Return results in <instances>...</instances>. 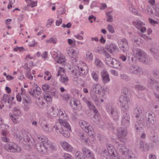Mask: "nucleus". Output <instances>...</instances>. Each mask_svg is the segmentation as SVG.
Returning <instances> with one entry per match:
<instances>
[{"mask_svg":"<svg viewBox=\"0 0 159 159\" xmlns=\"http://www.w3.org/2000/svg\"><path fill=\"white\" fill-rule=\"evenodd\" d=\"M147 120L146 123L143 121L141 120V122H136L135 123V128L137 130H140L143 127L149 128L156 122L155 116L152 112L147 111L145 114Z\"/></svg>","mask_w":159,"mask_h":159,"instance_id":"nucleus-1","label":"nucleus"},{"mask_svg":"<svg viewBox=\"0 0 159 159\" xmlns=\"http://www.w3.org/2000/svg\"><path fill=\"white\" fill-rule=\"evenodd\" d=\"M100 155L102 157L107 159H120V157L113 147L108 146L107 149H103Z\"/></svg>","mask_w":159,"mask_h":159,"instance_id":"nucleus-2","label":"nucleus"},{"mask_svg":"<svg viewBox=\"0 0 159 159\" xmlns=\"http://www.w3.org/2000/svg\"><path fill=\"white\" fill-rule=\"evenodd\" d=\"M132 51L134 57L136 58V60L143 63H148V57L143 50L138 48L134 47Z\"/></svg>","mask_w":159,"mask_h":159,"instance_id":"nucleus-3","label":"nucleus"},{"mask_svg":"<svg viewBox=\"0 0 159 159\" xmlns=\"http://www.w3.org/2000/svg\"><path fill=\"white\" fill-rule=\"evenodd\" d=\"M103 54L106 57L105 62L106 64L111 67L120 69L121 63L116 59L111 57V56L105 50H103Z\"/></svg>","mask_w":159,"mask_h":159,"instance_id":"nucleus-4","label":"nucleus"},{"mask_svg":"<svg viewBox=\"0 0 159 159\" xmlns=\"http://www.w3.org/2000/svg\"><path fill=\"white\" fill-rule=\"evenodd\" d=\"M35 147L37 150L42 154H45L47 150H55L56 149V147L53 146L52 143L48 140L44 143L41 145L39 143H36Z\"/></svg>","mask_w":159,"mask_h":159,"instance_id":"nucleus-5","label":"nucleus"},{"mask_svg":"<svg viewBox=\"0 0 159 159\" xmlns=\"http://www.w3.org/2000/svg\"><path fill=\"white\" fill-rule=\"evenodd\" d=\"M22 135V140L25 143V144L29 146L32 145L35 146V143L34 139L32 137L31 135L25 130H23L21 132Z\"/></svg>","mask_w":159,"mask_h":159,"instance_id":"nucleus-6","label":"nucleus"},{"mask_svg":"<svg viewBox=\"0 0 159 159\" xmlns=\"http://www.w3.org/2000/svg\"><path fill=\"white\" fill-rule=\"evenodd\" d=\"M4 148L7 151L11 152H19L21 148L20 146L13 142L7 143L5 145Z\"/></svg>","mask_w":159,"mask_h":159,"instance_id":"nucleus-7","label":"nucleus"},{"mask_svg":"<svg viewBox=\"0 0 159 159\" xmlns=\"http://www.w3.org/2000/svg\"><path fill=\"white\" fill-rule=\"evenodd\" d=\"M85 123V122L84 123L83 122L80 121L79 124L80 125L81 124L83 125L84 127L85 131L86 132L88 133V134L89 136L92 138L94 137L95 136V134L92 126L88 124L85 125V124H84Z\"/></svg>","mask_w":159,"mask_h":159,"instance_id":"nucleus-8","label":"nucleus"},{"mask_svg":"<svg viewBox=\"0 0 159 159\" xmlns=\"http://www.w3.org/2000/svg\"><path fill=\"white\" fill-rule=\"evenodd\" d=\"M119 47L122 51L125 53L129 48L127 40L125 38L122 39L119 44Z\"/></svg>","mask_w":159,"mask_h":159,"instance_id":"nucleus-9","label":"nucleus"},{"mask_svg":"<svg viewBox=\"0 0 159 159\" xmlns=\"http://www.w3.org/2000/svg\"><path fill=\"white\" fill-rule=\"evenodd\" d=\"M84 155L88 158L87 159H95L94 155L92 152L88 148L84 147L82 149Z\"/></svg>","mask_w":159,"mask_h":159,"instance_id":"nucleus-10","label":"nucleus"},{"mask_svg":"<svg viewBox=\"0 0 159 159\" xmlns=\"http://www.w3.org/2000/svg\"><path fill=\"white\" fill-rule=\"evenodd\" d=\"M129 116L127 113H125L123 116L121 120V124L126 128L128 127L129 125Z\"/></svg>","mask_w":159,"mask_h":159,"instance_id":"nucleus-11","label":"nucleus"},{"mask_svg":"<svg viewBox=\"0 0 159 159\" xmlns=\"http://www.w3.org/2000/svg\"><path fill=\"white\" fill-rule=\"evenodd\" d=\"M129 71L131 73L135 75H140L143 73L141 68L137 66L130 67Z\"/></svg>","mask_w":159,"mask_h":159,"instance_id":"nucleus-12","label":"nucleus"},{"mask_svg":"<svg viewBox=\"0 0 159 159\" xmlns=\"http://www.w3.org/2000/svg\"><path fill=\"white\" fill-rule=\"evenodd\" d=\"M107 112L115 120L118 118V114L116 110L111 107H109L107 108Z\"/></svg>","mask_w":159,"mask_h":159,"instance_id":"nucleus-13","label":"nucleus"},{"mask_svg":"<svg viewBox=\"0 0 159 159\" xmlns=\"http://www.w3.org/2000/svg\"><path fill=\"white\" fill-rule=\"evenodd\" d=\"M136 145L139 146V148L142 151L148 150V146L147 143L143 140H138L136 142Z\"/></svg>","mask_w":159,"mask_h":159,"instance_id":"nucleus-14","label":"nucleus"},{"mask_svg":"<svg viewBox=\"0 0 159 159\" xmlns=\"http://www.w3.org/2000/svg\"><path fill=\"white\" fill-rule=\"evenodd\" d=\"M117 148L119 149L120 153L124 156L127 154L129 152L128 149L126 148L125 146L122 144H119L117 146Z\"/></svg>","mask_w":159,"mask_h":159,"instance_id":"nucleus-15","label":"nucleus"},{"mask_svg":"<svg viewBox=\"0 0 159 159\" xmlns=\"http://www.w3.org/2000/svg\"><path fill=\"white\" fill-rule=\"evenodd\" d=\"M127 134V132L123 128H120L117 130V136L119 137L120 140L122 141L121 138H125Z\"/></svg>","mask_w":159,"mask_h":159,"instance_id":"nucleus-16","label":"nucleus"},{"mask_svg":"<svg viewBox=\"0 0 159 159\" xmlns=\"http://www.w3.org/2000/svg\"><path fill=\"white\" fill-rule=\"evenodd\" d=\"M148 13L149 14H154V11H155L159 15V5H156L155 6L153 7L152 6L148 7L147 8Z\"/></svg>","mask_w":159,"mask_h":159,"instance_id":"nucleus-17","label":"nucleus"},{"mask_svg":"<svg viewBox=\"0 0 159 159\" xmlns=\"http://www.w3.org/2000/svg\"><path fill=\"white\" fill-rule=\"evenodd\" d=\"M7 128L5 129L2 130V136H1V140L5 142H7L10 140L9 139L7 136Z\"/></svg>","mask_w":159,"mask_h":159,"instance_id":"nucleus-18","label":"nucleus"},{"mask_svg":"<svg viewBox=\"0 0 159 159\" xmlns=\"http://www.w3.org/2000/svg\"><path fill=\"white\" fill-rule=\"evenodd\" d=\"M134 112L137 120L141 122L142 120L141 114L142 113V110L139 108L137 107L134 109Z\"/></svg>","mask_w":159,"mask_h":159,"instance_id":"nucleus-19","label":"nucleus"},{"mask_svg":"<svg viewBox=\"0 0 159 159\" xmlns=\"http://www.w3.org/2000/svg\"><path fill=\"white\" fill-rule=\"evenodd\" d=\"M121 106L129 105V98L126 96L121 95L119 98Z\"/></svg>","mask_w":159,"mask_h":159,"instance_id":"nucleus-20","label":"nucleus"},{"mask_svg":"<svg viewBox=\"0 0 159 159\" xmlns=\"http://www.w3.org/2000/svg\"><path fill=\"white\" fill-rule=\"evenodd\" d=\"M150 51L155 59L157 60H159V50L153 47L150 48Z\"/></svg>","mask_w":159,"mask_h":159,"instance_id":"nucleus-21","label":"nucleus"},{"mask_svg":"<svg viewBox=\"0 0 159 159\" xmlns=\"http://www.w3.org/2000/svg\"><path fill=\"white\" fill-rule=\"evenodd\" d=\"M102 80L103 82L106 83L110 81L109 75L107 72L105 71L101 73Z\"/></svg>","mask_w":159,"mask_h":159,"instance_id":"nucleus-22","label":"nucleus"},{"mask_svg":"<svg viewBox=\"0 0 159 159\" xmlns=\"http://www.w3.org/2000/svg\"><path fill=\"white\" fill-rule=\"evenodd\" d=\"M60 123L61 124L60 129H68L70 131L71 130L70 126L67 122L61 120L60 121Z\"/></svg>","mask_w":159,"mask_h":159,"instance_id":"nucleus-23","label":"nucleus"},{"mask_svg":"<svg viewBox=\"0 0 159 159\" xmlns=\"http://www.w3.org/2000/svg\"><path fill=\"white\" fill-rule=\"evenodd\" d=\"M36 137L39 142H41V143H39L41 145L43 143H44L48 140V139L46 138L45 136L43 135L37 134L36 135Z\"/></svg>","mask_w":159,"mask_h":159,"instance_id":"nucleus-24","label":"nucleus"},{"mask_svg":"<svg viewBox=\"0 0 159 159\" xmlns=\"http://www.w3.org/2000/svg\"><path fill=\"white\" fill-rule=\"evenodd\" d=\"M62 146L63 148L66 151L71 152L73 151V147L66 142L63 143Z\"/></svg>","mask_w":159,"mask_h":159,"instance_id":"nucleus-25","label":"nucleus"},{"mask_svg":"<svg viewBox=\"0 0 159 159\" xmlns=\"http://www.w3.org/2000/svg\"><path fill=\"white\" fill-rule=\"evenodd\" d=\"M114 43H111L109 45H106L105 48H103L102 49L105 50L106 51V50L107 51L109 52H110L111 54H113V51L112 50V49L113 48V47L114 46Z\"/></svg>","mask_w":159,"mask_h":159,"instance_id":"nucleus-26","label":"nucleus"},{"mask_svg":"<svg viewBox=\"0 0 159 159\" xmlns=\"http://www.w3.org/2000/svg\"><path fill=\"white\" fill-rule=\"evenodd\" d=\"M67 129H60V130H59V132L65 137L68 138L70 136V133Z\"/></svg>","mask_w":159,"mask_h":159,"instance_id":"nucleus-27","label":"nucleus"},{"mask_svg":"<svg viewBox=\"0 0 159 159\" xmlns=\"http://www.w3.org/2000/svg\"><path fill=\"white\" fill-rule=\"evenodd\" d=\"M40 124L42 128L44 131L46 132H49L50 131L49 128L48 127V125L46 123L41 122Z\"/></svg>","mask_w":159,"mask_h":159,"instance_id":"nucleus-28","label":"nucleus"},{"mask_svg":"<svg viewBox=\"0 0 159 159\" xmlns=\"http://www.w3.org/2000/svg\"><path fill=\"white\" fill-rule=\"evenodd\" d=\"M75 157L76 159H86L82 153L80 151H77L76 152Z\"/></svg>","mask_w":159,"mask_h":159,"instance_id":"nucleus-29","label":"nucleus"},{"mask_svg":"<svg viewBox=\"0 0 159 159\" xmlns=\"http://www.w3.org/2000/svg\"><path fill=\"white\" fill-rule=\"evenodd\" d=\"M75 157L76 159H86L82 153L80 151H77L76 152Z\"/></svg>","mask_w":159,"mask_h":159,"instance_id":"nucleus-30","label":"nucleus"},{"mask_svg":"<svg viewBox=\"0 0 159 159\" xmlns=\"http://www.w3.org/2000/svg\"><path fill=\"white\" fill-rule=\"evenodd\" d=\"M84 101L86 103L90 109L94 108V106L92 104V102L89 101H88L87 99L85 97L83 98Z\"/></svg>","mask_w":159,"mask_h":159,"instance_id":"nucleus-31","label":"nucleus"},{"mask_svg":"<svg viewBox=\"0 0 159 159\" xmlns=\"http://www.w3.org/2000/svg\"><path fill=\"white\" fill-rule=\"evenodd\" d=\"M58 58V54H57L55 57V59L57 63L61 64L65 62V60L63 57L60 56Z\"/></svg>","mask_w":159,"mask_h":159,"instance_id":"nucleus-32","label":"nucleus"},{"mask_svg":"<svg viewBox=\"0 0 159 159\" xmlns=\"http://www.w3.org/2000/svg\"><path fill=\"white\" fill-rule=\"evenodd\" d=\"M125 156V159H137V158L135 157V155L133 153L129 152Z\"/></svg>","mask_w":159,"mask_h":159,"instance_id":"nucleus-33","label":"nucleus"},{"mask_svg":"<svg viewBox=\"0 0 159 159\" xmlns=\"http://www.w3.org/2000/svg\"><path fill=\"white\" fill-rule=\"evenodd\" d=\"M69 52L68 53L69 55L70 56V54L72 53V56L71 57L74 58L75 61V62H76V59L75 58L76 57L77 55V53L76 52V51L74 49H71L69 50Z\"/></svg>","mask_w":159,"mask_h":159,"instance_id":"nucleus-34","label":"nucleus"},{"mask_svg":"<svg viewBox=\"0 0 159 159\" xmlns=\"http://www.w3.org/2000/svg\"><path fill=\"white\" fill-rule=\"evenodd\" d=\"M14 116H19L21 113L20 110L16 107H14L12 109Z\"/></svg>","mask_w":159,"mask_h":159,"instance_id":"nucleus-35","label":"nucleus"},{"mask_svg":"<svg viewBox=\"0 0 159 159\" xmlns=\"http://www.w3.org/2000/svg\"><path fill=\"white\" fill-rule=\"evenodd\" d=\"M100 88V85L99 84L93 85V91H92L94 92L95 93L99 94Z\"/></svg>","mask_w":159,"mask_h":159,"instance_id":"nucleus-36","label":"nucleus"},{"mask_svg":"<svg viewBox=\"0 0 159 159\" xmlns=\"http://www.w3.org/2000/svg\"><path fill=\"white\" fill-rule=\"evenodd\" d=\"M14 137L16 140L18 142H20L22 140V135L17 133H14Z\"/></svg>","mask_w":159,"mask_h":159,"instance_id":"nucleus-37","label":"nucleus"},{"mask_svg":"<svg viewBox=\"0 0 159 159\" xmlns=\"http://www.w3.org/2000/svg\"><path fill=\"white\" fill-rule=\"evenodd\" d=\"M28 6H31V7H33L37 6V1H33L32 0H27V1Z\"/></svg>","mask_w":159,"mask_h":159,"instance_id":"nucleus-38","label":"nucleus"},{"mask_svg":"<svg viewBox=\"0 0 159 159\" xmlns=\"http://www.w3.org/2000/svg\"><path fill=\"white\" fill-rule=\"evenodd\" d=\"M93 91H91L90 92V95L92 99L95 102H98V98L97 97Z\"/></svg>","mask_w":159,"mask_h":159,"instance_id":"nucleus-39","label":"nucleus"},{"mask_svg":"<svg viewBox=\"0 0 159 159\" xmlns=\"http://www.w3.org/2000/svg\"><path fill=\"white\" fill-rule=\"evenodd\" d=\"M50 114L53 117H55L58 115V112L55 110L53 107H52L50 110Z\"/></svg>","mask_w":159,"mask_h":159,"instance_id":"nucleus-40","label":"nucleus"},{"mask_svg":"<svg viewBox=\"0 0 159 159\" xmlns=\"http://www.w3.org/2000/svg\"><path fill=\"white\" fill-rule=\"evenodd\" d=\"M80 103L79 101H78L77 99L72 98L70 101V104L71 106H72V105H75L76 106H78V104Z\"/></svg>","mask_w":159,"mask_h":159,"instance_id":"nucleus-41","label":"nucleus"},{"mask_svg":"<svg viewBox=\"0 0 159 159\" xmlns=\"http://www.w3.org/2000/svg\"><path fill=\"white\" fill-rule=\"evenodd\" d=\"M44 99L47 102H50L52 101V99L49 93H47L46 95H44Z\"/></svg>","mask_w":159,"mask_h":159,"instance_id":"nucleus-42","label":"nucleus"},{"mask_svg":"<svg viewBox=\"0 0 159 159\" xmlns=\"http://www.w3.org/2000/svg\"><path fill=\"white\" fill-rule=\"evenodd\" d=\"M28 69L29 70L27 71L26 72V76L30 80H32L33 78V76L31 75V69L30 68H28Z\"/></svg>","mask_w":159,"mask_h":159,"instance_id":"nucleus-43","label":"nucleus"},{"mask_svg":"<svg viewBox=\"0 0 159 159\" xmlns=\"http://www.w3.org/2000/svg\"><path fill=\"white\" fill-rule=\"evenodd\" d=\"M151 141L154 143L155 144H158L159 141L158 140L157 137L155 135H153L151 137Z\"/></svg>","mask_w":159,"mask_h":159,"instance_id":"nucleus-44","label":"nucleus"},{"mask_svg":"<svg viewBox=\"0 0 159 159\" xmlns=\"http://www.w3.org/2000/svg\"><path fill=\"white\" fill-rule=\"evenodd\" d=\"M50 87V86L47 84H44L43 85L42 87L43 90L46 92V94L49 91H47V90H49Z\"/></svg>","mask_w":159,"mask_h":159,"instance_id":"nucleus-45","label":"nucleus"},{"mask_svg":"<svg viewBox=\"0 0 159 159\" xmlns=\"http://www.w3.org/2000/svg\"><path fill=\"white\" fill-rule=\"evenodd\" d=\"M57 40L56 38H51L47 40L46 41L47 43H51L53 44L56 43L57 42Z\"/></svg>","mask_w":159,"mask_h":159,"instance_id":"nucleus-46","label":"nucleus"},{"mask_svg":"<svg viewBox=\"0 0 159 159\" xmlns=\"http://www.w3.org/2000/svg\"><path fill=\"white\" fill-rule=\"evenodd\" d=\"M0 128L2 129V130L8 128V125L4 124H3L2 120L1 118H0Z\"/></svg>","mask_w":159,"mask_h":159,"instance_id":"nucleus-47","label":"nucleus"},{"mask_svg":"<svg viewBox=\"0 0 159 159\" xmlns=\"http://www.w3.org/2000/svg\"><path fill=\"white\" fill-rule=\"evenodd\" d=\"M122 92L125 95L130 94V92L129 90L126 88H123L122 90Z\"/></svg>","mask_w":159,"mask_h":159,"instance_id":"nucleus-48","label":"nucleus"},{"mask_svg":"<svg viewBox=\"0 0 159 159\" xmlns=\"http://www.w3.org/2000/svg\"><path fill=\"white\" fill-rule=\"evenodd\" d=\"M11 96L10 95L7 94H5L3 95L2 98V100L4 101L5 103H6L7 100L11 98Z\"/></svg>","mask_w":159,"mask_h":159,"instance_id":"nucleus-49","label":"nucleus"},{"mask_svg":"<svg viewBox=\"0 0 159 159\" xmlns=\"http://www.w3.org/2000/svg\"><path fill=\"white\" fill-rule=\"evenodd\" d=\"M144 25L143 23L140 20H139L137 21V23L135 25V26L138 29H139V28H140V26Z\"/></svg>","mask_w":159,"mask_h":159,"instance_id":"nucleus-50","label":"nucleus"},{"mask_svg":"<svg viewBox=\"0 0 159 159\" xmlns=\"http://www.w3.org/2000/svg\"><path fill=\"white\" fill-rule=\"evenodd\" d=\"M95 64L99 66V67H102V63L101 61L99 59L96 58L95 59Z\"/></svg>","mask_w":159,"mask_h":159,"instance_id":"nucleus-51","label":"nucleus"},{"mask_svg":"<svg viewBox=\"0 0 159 159\" xmlns=\"http://www.w3.org/2000/svg\"><path fill=\"white\" fill-rule=\"evenodd\" d=\"M92 76L94 80L96 81L98 80V76L96 73L95 71H93L92 73Z\"/></svg>","mask_w":159,"mask_h":159,"instance_id":"nucleus-52","label":"nucleus"},{"mask_svg":"<svg viewBox=\"0 0 159 159\" xmlns=\"http://www.w3.org/2000/svg\"><path fill=\"white\" fill-rule=\"evenodd\" d=\"M153 74L154 77L156 79L159 78V71L155 70H153Z\"/></svg>","mask_w":159,"mask_h":159,"instance_id":"nucleus-53","label":"nucleus"},{"mask_svg":"<svg viewBox=\"0 0 159 159\" xmlns=\"http://www.w3.org/2000/svg\"><path fill=\"white\" fill-rule=\"evenodd\" d=\"M63 157L64 159H74L72 156L68 153H65Z\"/></svg>","mask_w":159,"mask_h":159,"instance_id":"nucleus-54","label":"nucleus"},{"mask_svg":"<svg viewBox=\"0 0 159 159\" xmlns=\"http://www.w3.org/2000/svg\"><path fill=\"white\" fill-rule=\"evenodd\" d=\"M61 80L62 81V82L63 83L65 84H67V81L68 80V79L67 77H62V75H61Z\"/></svg>","mask_w":159,"mask_h":159,"instance_id":"nucleus-55","label":"nucleus"},{"mask_svg":"<svg viewBox=\"0 0 159 159\" xmlns=\"http://www.w3.org/2000/svg\"><path fill=\"white\" fill-rule=\"evenodd\" d=\"M106 16L107 18V21L109 22H112L113 17L112 15L106 14Z\"/></svg>","mask_w":159,"mask_h":159,"instance_id":"nucleus-56","label":"nucleus"},{"mask_svg":"<svg viewBox=\"0 0 159 159\" xmlns=\"http://www.w3.org/2000/svg\"><path fill=\"white\" fill-rule=\"evenodd\" d=\"M135 89L138 91H142L144 89V87L141 85H137L135 86Z\"/></svg>","mask_w":159,"mask_h":159,"instance_id":"nucleus-57","label":"nucleus"},{"mask_svg":"<svg viewBox=\"0 0 159 159\" xmlns=\"http://www.w3.org/2000/svg\"><path fill=\"white\" fill-rule=\"evenodd\" d=\"M148 20L150 24L153 25H154L155 24H157L158 23L157 21L155 20L150 18H149Z\"/></svg>","mask_w":159,"mask_h":159,"instance_id":"nucleus-58","label":"nucleus"},{"mask_svg":"<svg viewBox=\"0 0 159 159\" xmlns=\"http://www.w3.org/2000/svg\"><path fill=\"white\" fill-rule=\"evenodd\" d=\"M107 30L110 32L112 33H115V31L113 29V28L111 25H108Z\"/></svg>","mask_w":159,"mask_h":159,"instance_id":"nucleus-59","label":"nucleus"},{"mask_svg":"<svg viewBox=\"0 0 159 159\" xmlns=\"http://www.w3.org/2000/svg\"><path fill=\"white\" fill-rule=\"evenodd\" d=\"M121 76L122 79L126 81H127L129 80L128 76L125 74H121Z\"/></svg>","mask_w":159,"mask_h":159,"instance_id":"nucleus-60","label":"nucleus"},{"mask_svg":"<svg viewBox=\"0 0 159 159\" xmlns=\"http://www.w3.org/2000/svg\"><path fill=\"white\" fill-rule=\"evenodd\" d=\"M121 110L124 111H126V110H128L129 108V105H125L121 106Z\"/></svg>","mask_w":159,"mask_h":159,"instance_id":"nucleus-61","label":"nucleus"},{"mask_svg":"<svg viewBox=\"0 0 159 159\" xmlns=\"http://www.w3.org/2000/svg\"><path fill=\"white\" fill-rule=\"evenodd\" d=\"M45 103L44 102L41 101H40L38 103V106L39 107H40L41 108H43L44 107L45 105Z\"/></svg>","mask_w":159,"mask_h":159,"instance_id":"nucleus-62","label":"nucleus"},{"mask_svg":"<svg viewBox=\"0 0 159 159\" xmlns=\"http://www.w3.org/2000/svg\"><path fill=\"white\" fill-rule=\"evenodd\" d=\"M148 82L150 84H153L158 83V82L156 80L153 79L152 78H151L148 80Z\"/></svg>","mask_w":159,"mask_h":159,"instance_id":"nucleus-63","label":"nucleus"},{"mask_svg":"<svg viewBox=\"0 0 159 159\" xmlns=\"http://www.w3.org/2000/svg\"><path fill=\"white\" fill-rule=\"evenodd\" d=\"M80 70H76V69H73L72 70V72L73 73H74L75 75V76H78V75H80L79 74Z\"/></svg>","mask_w":159,"mask_h":159,"instance_id":"nucleus-64","label":"nucleus"}]
</instances>
